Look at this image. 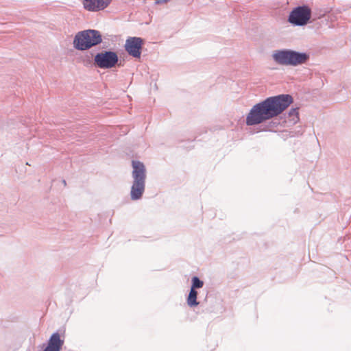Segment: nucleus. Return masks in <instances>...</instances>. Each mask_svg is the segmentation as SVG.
Masks as SVG:
<instances>
[{
  "label": "nucleus",
  "instance_id": "f257e3e1",
  "mask_svg": "<svg viewBox=\"0 0 351 351\" xmlns=\"http://www.w3.org/2000/svg\"><path fill=\"white\" fill-rule=\"evenodd\" d=\"M293 102V98L289 94L267 97L252 106L246 116V125L253 126L262 124L261 131H274L280 125V121L273 119L279 116Z\"/></svg>",
  "mask_w": 351,
  "mask_h": 351
},
{
  "label": "nucleus",
  "instance_id": "1a4fd4ad",
  "mask_svg": "<svg viewBox=\"0 0 351 351\" xmlns=\"http://www.w3.org/2000/svg\"><path fill=\"white\" fill-rule=\"evenodd\" d=\"M64 342V340L61 338L60 333L55 332L49 338L47 345L43 351H60Z\"/></svg>",
  "mask_w": 351,
  "mask_h": 351
},
{
  "label": "nucleus",
  "instance_id": "9b49d317",
  "mask_svg": "<svg viewBox=\"0 0 351 351\" xmlns=\"http://www.w3.org/2000/svg\"><path fill=\"white\" fill-rule=\"evenodd\" d=\"M287 117L289 119V121L291 122L292 124H295L299 121V108H292L289 110L288 112Z\"/></svg>",
  "mask_w": 351,
  "mask_h": 351
},
{
  "label": "nucleus",
  "instance_id": "423d86ee",
  "mask_svg": "<svg viewBox=\"0 0 351 351\" xmlns=\"http://www.w3.org/2000/svg\"><path fill=\"white\" fill-rule=\"evenodd\" d=\"M119 58L117 52L111 50H103L95 54L94 64L101 69H110L114 67Z\"/></svg>",
  "mask_w": 351,
  "mask_h": 351
},
{
  "label": "nucleus",
  "instance_id": "0eeeda50",
  "mask_svg": "<svg viewBox=\"0 0 351 351\" xmlns=\"http://www.w3.org/2000/svg\"><path fill=\"white\" fill-rule=\"evenodd\" d=\"M143 45V39L140 37H129L125 44L128 53L134 58H140Z\"/></svg>",
  "mask_w": 351,
  "mask_h": 351
},
{
  "label": "nucleus",
  "instance_id": "f8f14e48",
  "mask_svg": "<svg viewBox=\"0 0 351 351\" xmlns=\"http://www.w3.org/2000/svg\"><path fill=\"white\" fill-rule=\"evenodd\" d=\"M204 281L201 280L198 276H194L191 278V285L190 289L197 290L204 286Z\"/></svg>",
  "mask_w": 351,
  "mask_h": 351
},
{
  "label": "nucleus",
  "instance_id": "9d476101",
  "mask_svg": "<svg viewBox=\"0 0 351 351\" xmlns=\"http://www.w3.org/2000/svg\"><path fill=\"white\" fill-rule=\"evenodd\" d=\"M198 292L197 290L190 289L186 298V304L191 308L197 306L199 302L197 301Z\"/></svg>",
  "mask_w": 351,
  "mask_h": 351
},
{
  "label": "nucleus",
  "instance_id": "39448f33",
  "mask_svg": "<svg viewBox=\"0 0 351 351\" xmlns=\"http://www.w3.org/2000/svg\"><path fill=\"white\" fill-rule=\"evenodd\" d=\"M312 11L306 4L298 5L290 12L287 21L293 26L302 27L311 22Z\"/></svg>",
  "mask_w": 351,
  "mask_h": 351
},
{
  "label": "nucleus",
  "instance_id": "ddd939ff",
  "mask_svg": "<svg viewBox=\"0 0 351 351\" xmlns=\"http://www.w3.org/2000/svg\"><path fill=\"white\" fill-rule=\"evenodd\" d=\"M62 183L64 184V186H66V180H62Z\"/></svg>",
  "mask_w": 351,
  "mask_h": 351
},
{
  "label": "nucleus",
  "instance_id": "6e6552de",
  "mask_svg": "<svg viewBox=\"0 0 351 351\" xmlns=\"http://www.w3.org/2000/svg\"><path fill=\"white\" fill-rule=\"evenodd\" d=\"M112 0H84V8L90 12L104 10L109 6Z\"/></svg>",
  "mask_w": 351,
  "mask_h": 351
},
{
  "label": "nucleus",
  "instance_id": "20e7f679",
  "mask_svg": "<svg viewBox=\"0 0 351 351\" xmlns=\"http://www.w3.org/2000/svg\"><path fill=\"white\" fill-rule=\"evenodd\" d=\"M102 43L101 32L97 29H85L77 32L73 39V47L78 51H86Z\"/></svg>",
  "mask_w": 351,
  "mask_h": 351
},
{
  "label": "nucleus",
  "instance_id": "7ed1b4c3",
  "mask_svg": "<svg viewBox=\"0 0 351 351\" xmlns=\"http://www.w3.org/2000/svg\"><path fill=\"white\" fill-rule=\"evenodd\" d=\"M133 178L130 190L132 200H139L142 198L145 189L146 168L143 162L139 160H132Z\"/></svg>",
  "mask_w": 351,
  "mask_h": 351
},
{
  "label": "nucleus",
  "instance_id": "f03ea898",
  "mask_svg": "<svg viewBox=\"0 0 351 351\" xmlns=\"http://www.w3.org/2000/svg\"><path fill=\"white\" fill-rule=\"evenodd\" d=\"M273 60L285 66H297L305 64L310 58L308 53L290 49H282L274 51L271 55Z\"/></svg>",
  "mask_w": 351,
  "mask_h": 351
}]
</instances>
